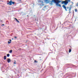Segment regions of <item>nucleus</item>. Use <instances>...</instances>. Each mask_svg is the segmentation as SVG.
Instances as JSON below:
<instances>
[{
    "mask_svg": "<svg viewBox=\"0 0 78 78\" xmlns=\"http://www.w3.org/2000/svg\"><path fill=\"white\" fill-rule=\"evenodd\" d=\"M44 2L45 3H49V1L48 0H45Z\"/></svg>",
    "mask_w": 78,
    "mask_h": 78,
    "instance_id": "6",
    "label": "nucleus"
},
{
    "mask_svg": "<svg viewBox=\"0 0 78 78\" xmlns=\"http://www.w3.org/2000/svg\"><path fill=\"white\" fill-rule=\"evenodd\" d=\"M66 9H69V12L70 13V10H71V8H70L69 7H67V8H66Z\"/></svg>",
    "mask_w": 78,
    "mask_h": 78,
    "instance_id": "4",
    "label": "nucleus"
},
{
    "mask_svg": "<svg viewBox=\"0 0 78 78\" xmlns=\"http://www.w3.org/2000/svg\"><path fill=\"white\" fill-rule=\"evenodd\" d=\"M15 19L16 20V21H17V22H18V23H19V21L17 19H16V18H15Z\"/></svg>",
    "mask_w": 78,
    "mask_h": 78,
    "instance_id": "7",
    "label": "nucleus"
},
{
    "mask_svg": "<svg viewBox=\"0 0 78 78\" xmlns=\"http://www.w3.org/2000/svg\"><path fill=\"white\" fill-rule=\"evenodd\" d=\"M7 2H8V3H7V4L9 5H12V4L13 5H14L15 4V2H12V1L11 0L10 1H8Z\"/></svg>",
    "mask_w": 78,
    "mask_h": 78,
    "instance_id": "2",
    "label": "nucleus"
},
{
    "mask_svg": "<svg viewBox=\"0 0 78 78\" xmlns=\"http://www.w3.org/2000/svg\"><path fill=\"white\" fill-rule=\"evenodd\" d=\"M53 2L55 3L57 6L61 7V5L59 4V3L61 2L62 4H64L65 5H67L69 3V2H70V0H65V1H59V0H52L51 1V3H52Z\"/></svg>",
    "mask_w": 78,
    "mask_h": 78,
    "instance_id": "1",
    "label": "nucleus"
},
{
    "mask_svg": "<svg viewBox=\"0 0 78 78\" xmlns=\"http://www.w3.org/2000/svg\"><path fill=\"white\" fill-rule=\"evenodd\" d=\"M12 40H13V38H12Z\"/></svg>",
    "mask_w": 78,
    "mask_h": 78,
    "instance_id": "25",
    "label": "nucleus"
},
{
    "mask_svg": "<svg viewBox=\"0 0 78 78\" xmlns=\"http://www.w3.org/2000/svg\"><path fill=\"white\" fill-rule=\"evenodd\" d=\"M28 15H27V17H28Z\"/></svg>",
    "mask_w": 78,
    "mask_h": 78,
    "instance_id": "23",
    "label": "nucleus"
},
{
    "mask_svg": "<svg viewBox=\"0 0 78 78\" xmlns=\"http://www.w3.org/2000/svg\"><path fill=\"white\" fill-rule=\"evenodd\" d=\"M2 25H3V26H4V24H2Z\"/></svg>",
    "mask_w": 78,
    "mask_h": 78,
    "instance_id": "20",
    "label": "nucleus"
},
{
    "mask_svg": "<svg viewBox=\"0 0 78 78\" xmlns=\"http://www.w3.org/2000/svg\"><path fill=\"white\" fill-rule=\"evenodd\" d=\"M71 51H72V50H71V49H69V53H70V52Z\"/></svg>",
    "mask_w": 78,
    "mask_h": 78,
    "instance_id": "10",
    "label": "nucleus"
},
{
    "mask_svg": "<svg viewBox=\"0 0 78 78\" xmlns=\"http://www.w3.org/2000/svg\"><path fill=\"white\" fill-rule=\"evenodd\" d=\"M14 38H15V39H17V37H14Z\"/></svg>",
    "mask_w": 78,
    "mask_h": 78,
    "instance_id": "16",
    "label": "nucleus"
},
{
    "mask_svg": "<svg viewBox=\"0 0 78 78\" xmlns=\"http://www.w3.org/2000/svg\"><path fill=\"white\" fill-rule=\"evenodd\" d=\"M11 43V41L10 42L9 41H8V43L9 44H10V43Z\"/></svg>",
    "mask_w": 78,
    "mask_h": 78,
    "instance_id": "13",
    "label": "nucleus"
},
{
    "mask_svg": "<svg viewBox=\"0 0 78 78\" xmlns=\"http://www.w3.org/2000/svg\"><path fill=\"white\" fill-rule=\"evenodd\" d=\"M62 7L64 9H65L66 11H67V7L65 5H63L62 6Z\"/></svg>",
    "mask_w": 78,
    "mask_h": 78,
    "instance_id": "3",
    "label": "nucleus"
},
{
    "mask_svg": "<svg viewBox=\"0 0 78 78\" xmlns=\"http://www.w3.org/2000/svg\"><path fill=\"white\" fill-rule=\"evenodd\" d=\"M34 62H37L36 61V60H35L34 61Z\"/></svg>",
    "mask_w": 78,
    "mask_h": 78,
    "instance_id": "15",
    "label": "nucleus"
},
{
    "mask_svg": "<svg viewBox=\"0 0 78 78\" xmlns=\"http://www.w3.org/2000/svg\"><path fill=\"white\" fill-rule=\"evenodd\" d=\"M46 7V6H45L44 7V8H45Z\"/></svg>",
    "mask_w": 78,
    "mask_h": 78,
    "instance_id": "19",
    "label": "nucleus"
},
{
    "mask_svg": "<svg viewBox=\"0 0 78 78\" xmlns=\"http://www.w3.org/2000/svg\"><path fill=\"white\" fill-rule=\"evenodd\" d=\"M75 12H77V9H75Z\"/></svg>",
    "mask_w": 78,
    "mask_h": 78,
    "instance_id": "14",
    "label": "nucleus"
},
{
    "mask_svg": "<svg viewBox=\"0 0 78 78\" xmlns=\"http://www.w3.org/2000/svg\"><path fill=\"white\" fill-rule=\"evenodd\" d=\"M11 61V59L9 58H7V61L8 63H9V62H10Z\"/></svg>",
    "mask_w": 78,
    "mask_h": 78,
    "instance_id": "5",
    "label": "nucleus"
},
{
    "mask_svg": "<svg viewBox=\"0 0 78 78\" xmlns=\"http://www.w3.org/2000/svg\"><path fill=\"white\" fill-rule=\"evenodd\" d=\"M10 55H9V54H7V57H9V56Z\"/></svg>",
    "mask_w": 78,
    "mask_h": 78,
    "instance_id": "12",
    "label": "nucleus"
},
{
    "mask_svg": "<svg viewBox=\"0 0 78 78\" xmlns=\"http://www.w3.org/2000/svg\"><path fill=\"white\" fill-rule=\"evenodd\" d=\"M1 22H2V21L1 20Z\"/></svg>",
    "mask_w": 78,
    "mask_h": 78,
    "instance_id": "22",
    "label": "nucleus"
},
{
    "mask_svg": "<svg viewBox=\"0 0 78 78\" xmlns=\"http://www.w3.org/2000/svg\"><path fill=\"white\" fill-rule=\"evenodd\" d=\"M15 19L16 20V21H17V22H18V23H19V21L17 19H16V18H15Z\"/></svg>",
    "mask_w": 78,
    "mask_h": 78,
    "instance_id": "8",
    "label": "nucleus"
},
{
    "mask_svg": "<svg viewBox=\"0 0 78 78\" xmlns=\"http://www.w3.org/2000/svg\"><path fill=\"white\" fill-rule=\"evenodd\" d=\"M14 62H16V61H14Z\"/></svg>",
    "mask_w": 78,
    "mask_h": 78,
    "instance_id": "24",
    "label": "nucleus"
},
{
    "mask_svg": "<svg viewBox=\"0 0 78 78\" xmlns=\"http://www.w3.org/2000/svg\"><path fill=\"white\" fill-rule=\"evenodd\" d=\"M9 41H10V42H11V40H10Z\"/></svg>",
    "mask_w": 78,
    "mask_h": 78,
    "instance_id": "18",
    "label": "nucleus"
},
{
    "mask_svg": "<svg viewBox=\"0 0 78 78\" xmlns=\"http://www.w3.org/2000/svg\"><path fill=\"white\" fill-rule=\"evenodd\" d=\"M4 60H6V56H5L4 57Z\"/></svg>",
    "mask_w": 78,
    "mask_h": 78,
    "instance_id": "9",
    "label": "nucleus"
},
{
    "mask_svg": "<svg viewBox=\"0 0 78 78\" xmlns=\"http://www.w3.org/2000/svg\"><path fill=\"white\" fill-rule=\"evenodd\" d=\"M77 6H78V3H77Z\"/></svg>",
    "mask_w": 78,
    "mask_h": 78,
    "instance_id": "21",
    "label": "nucleus"
},
{
    "mask_svg": "<svg viewBox=\"0 0 78 78\" xmlns=\"http://www.w3.org/2000/svg\"><path fill=\"white\" fill-rule=\"evenodd\" d=\"M13 64H16V63L15 62H14V63H13Z\"/></svg>",
    "mask_w": 78,
    "mask_h": 78,
    "instance_id": "17",
    "label": "nucleus"
},
{
    "mask_svg": "<svg viewBox=\"0 0 78 78\" xmlns=\"http://www.w3.org/2000/svg\"><path fill=\"white\" fill-rule=\"evenodd\" d=\"M9 52L10 53H11L12 52V50H10Z\"/></svg>",
    "mask_w": 78,
    "mask_h": 78,
    "instance_id": "11",
    "label": "nucleus"
}]
</instances>
